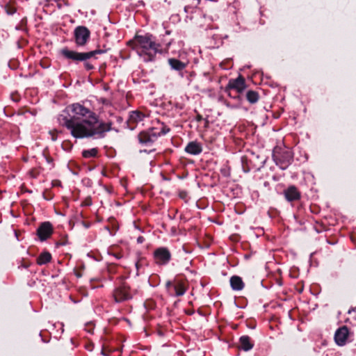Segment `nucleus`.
Wrapping results in <instances>:
<instances>
[{
  "instance_id": "nucleus-1",
  "label": "nucleus",
  "mask_w": 356,
  "mask_h": 356,
  "mask_svg": "<svg viewBox=\"0 0 356 356\" xmlns=\"http://www.w3.org/2000/svg\"><path fill=\"white\" fill-rule=\"evenodd\" d=\"M57 120L75 138H102L112 125L99 120L95 113L79 103L67 106L58 115Z\"/></svg>"
},
{
  "instance_id": "nucleus-2",
  "label": "nucleus",
  "mask_w": 356,
  "mask_h": 356,
  "mask_svg": "<svg viewBox=\"0 0 356 356\" xmlns=\"http://www.w3.org/2000/svg\"><path fill=\"white\" fill-rule=\"evenodd\" d=\"M132 49L145 62L153 61L156 54H162L168 49L171 42L165 44L156 43L154 37L150 34L136 35L133 40L129 42Z\"/></svg>"
},
{
  "instance_id": "nucleus-3",
  "label": "nucleus",
  "mask_w": 356,
  "mask_h": 356,
  "mask_svg": "<svg viewBox=\"0 0 356 356\" xmlns=\"http://www.w3.org/2000/svg\"><path fill=\"white\" fill-rule=\"evenodd\" d=\"M170 131V129L163 123L159 127H153L138 135L140 143L149 145L157 140L159 136H164Z\"/></svg>"
},
{
  "instance_id": "nucleus-4",
  "label": "nucleus",
  "mask_w": 356,
  "mask_h": 356,
  "mask_svg": "<svg viewBox=\"0 0 356 356\" xmlns=\"http://www.w3.org/2000/svg\"><path fill=\"white\" fill-rule=\"evenodd\" d=\"M63 56L67 58L74 61H86L84 63L85 68L87 70H90L94 68V66L86 60L94 56L96 54L103 53L101 50H95L88 52H76L67 49H63L61 51Z\"/></svg>"
},
{
  "instance_id": "nucleus-5",
  "label": "nucleus",
  "mask_w": 356,
  "mask_h": 356,
  "mask_svg": "<svg viewBox=\"0 0 356 356\" xmlns=\"http://www.w3.org/2000/svg\"><path fill=\"white\" fill-rule=\"evenodd\" d=\"M291 151L286 147H275L273 151V159L282 170L286 169L293 161Z\"/></svg>"
},
{
  "instance_id": "nucleus-6",
  "label": "nucleus",
  "mask_w": 356,
  "mask_h": 356,
  "mask_svg": "<svg viewBox=\"0 0 356 356\" xmlns=\"http://www.w3.org/2000/svg\"><path fill=\"white\" fill-rule=\"evenodd\" d=\"M133 293L129 286L126 283H122L114 292L113 297L116 302H121L132 298Z\"/></svg>"
},
{
  "instance_id": "nucleus-7",
  "label": "nucleus",
  "mask_w": 356,
  "mask_h": 356,
  "mask_svg": "<svg viewBox=\"0 0 356 356\" xmlns=\"http://www.w3.org/2000/svg\"><path fill=\"white\" fill-rule=\"evenodd\" d=\"M245 88L246 85L244 78L239 76L236 79L229 81L225 91L229 97H232V90H234L236 93H241Z\"/></svg>"
},
{
  "instance_id": "nucleus-8",
  "label": "nucleus",
  "mask_w": 356,
  "mask_h": 356,
  "mask_svg": "<svg viewBox=\"0 0 356 356\" xmlns=\"http://www.w3.org/2000/svg\"><path fill=\"white\" fill-rule=\"evenodd\" d=\"M154 258L156 264L166 265L171 259V253L167 248L160 247L154 250Z\"/></svg>"
},
{
  "instance_id": "nucleus-9",
  "label": "nucleus",
  "mask_w": 356,
  "mask_h": 356,
  "mask_svg": "<svg viewBox=\"0 0 356 356\" xmlns=\"http://www.w3.org/2000/svg\"><path fill=\"white\" fill-rule=\"evenodd\" d=\"M75 42L78 46H83L90 38V31L83 26H77L74 31Z\"/></svg>"
},
{
  "instance_id": "nucleus-10",
  "label": "nucleus",
  "mask_w": 356,
  "mask_h": 356,
  "mask_svg": "<svg viewBox=\"0 0 356 356\" xmlns=\"http://www.w3.org/2000/svg\"><path fill=\"white\" fill-rule=\"evenodd\" d=\"M52 225L49 222H44L41 224L37 230L38 236L40 241H45L52 234Z\"/></svg>"
},
{
  "instance_id": "nucleus-11",
  "label": "nucleus",
  "mask_w": 356,
  "mask_h": 356,
  "mask_svg": "<svg viewBox=\"0 0 356 356\" xmlns=\"http://www.w3.org/2000/svg\"><path fill=\"white\" fill-rule=\"evenodd\" d=\"M349 334L348 329L346 326H343L337 330L334 334V340L337 345L344 346L347 341Z\"/></svg>"
},
{
  "instance_id": "nucleus-12",
  "label": "nucleus",
  "mask_w": 356,
  "mask_h": 356,
  "mask_svg": "<svg viewBox=\"0 0 356 356\" xmlns=\"http://www.w3.org/2000/svg\"><path fill=\"white\" fill-rule=\"evenodd\" d=\"M202 151V145L197 141H191L185 147V152L191 155H198Z\"/></svg>"
},
{
  "instance_id": "nucleus-13",
  "label": "nucleus",
  "mask_w": 356,
  "mask_h": 356,
  "mask_svg": "<svg viewBox=\"0 0 356 356\" xmlns=\"http://www.w3.org/2000/svg\"><path fill=\"white\" fill-rule=\"evenodd\" d=\"M284 197L289 202L298 200L300 197V194L296 187L294 186H289L284 192Z\"/></svg>"
},
{
  "instance_id": "nucleus-14",
  "label": "nucleus",
  "mask_w": 356,
  "mask_h": 356,
  "mask_svg": "<svg viewBox=\"0 0 356 356\" xmlns=\"http://www.w3.org/2000/svg\"><path fill=\"white\" fill-rule=\"evenodd\" d=\"M146 117L147 115L141 111H133L129 113L128 121L130 124H138L142 122Z\"/></svg>"
},
{
  "instance_id": "nucleus-15",
  "label": "nucleus",
  "mask_w": 356,
  "mask_h": 356,
  "mask_svg": "<svg viewBox=\"0 0 356 356\" xmlns=\"http://www.w3.org/2000/svg\"><path fill=\"white\" fill-rule=\"evenodd\" d=\"M254 346L253 342L250 337L244 335L239 339V347L244 351L250 350Z\"/></svg>"
},
{
  "instance_id": "nucleus-16",
  "label": "nucleus",
  "mask_w": 356,
  "mask_h": 356,
  "mask_svg": "<svg viewBox=\"0 0 356 356\" xmlns=\"http://www.w3.org/2000/svg\"><path fill=\"white\" fill-rule=\"evenodd\" d=\"M230 286L234 291H241L244 288V283L241 277L234 275L230 278Z\"/></svg>"
},
{
  "instance_id": "nucleus-17",
  "label": "nucleus",
  "mask_w": 356,
  "mask_h": 356,
  "mask_svg": "<svg viewBox=\"0 0 356 356\" xmlns=\"http://www.w3.org/2000/svg\"><path fill=\"white\" fill-rule=\"evenodd\" d=\"M168 62L171 69L174 70L181 71L186 67V64L185 63L181 62L177 58H169Z\"/></svg>"
},
{
  "instance_id": "nucleus-18",
  "label": "nucleus",
  "mask_w": 356,
  "mask_h": 356,
  "mask_svg": "<svg viewBox=\"0 0 356 356\" xmlns=\"http://www.w3.org/2000/svg\"><path fill=\"white\" fill-rule=\"evenodd\" d=\"M51 255L48 252H42L37 259V264L40 266L44 265L50 262Z\"/></svg>"
},
{
  "instance_id": "nucleus-19",
  "label": "nucleus",
  "mask_w": 356,
  "mask_h": 356,
  "mask_svg": "<svg viewBox=\"0 0 356 356\" xmlns=\"http://www.w3.org/2000/svg\"><path fill=\"white\" fill-rule=\"evenodd\" d=\"M259 95L257 92L248 90L246 93V99L250 104H255L259 100Z\"/></svg>"
},
{
  "instance_id": "nucleus-20",
  "label": "nucleus",
  "mask_w": 356,
  "mask_h": 356,
  "mask_svg": "<svg viewBox=\"0 0 356 356\" xmlns=\"http://www.w3.org/2000/svg\"><path fill=\"white\" fill-rule=\"evenodd\" d=\"M172 289L175 296H181L186 293V289L181 283L173 285Z\"/></svg>"
},
{
  "instance_id": "nucleus-21",
  "label": "nucleus",
  "mask_w": 356,
  "mask_h": 356,
  "mask_svg": "<svg viewBox=\"0 0 356 356\" xmlns=\"http://www.w3.org/2000/svg\"><path fill=\"white\" fill-rule=\"evenodd\" d=\"M97 149L96 148L83 150L82 152L83 156L86 159L95 157L97 155Z\"/></svg>"
},
{
  "instance_id": "nucleus-22",
  "label": "nucleus",
  "mask_w": 356,
  "mask_h": 356,
  "mask_svg": "<svg viewBox=\"0 0 356 356\" xmlns=\"http://www.w3.org/2000/svg\"><path fill=\"white\" fill-rule=\"evenodd\" d=\"M239 94L240 93H236L234 90H232V98L233 99H239L240 96H239Z\"/></svg>"
},
{
  "instance_id": "nucleus-23",
  "label": "nucleus",
  "mask_w": 356,
  "mask_h": 356,
  "mask_svg": "<svg viewBox=\"0 0 356 356\" xmlns=\"http://www.w3.org/2000/svg\"><path fill=\"white\" fill-rule=\"evenodd\" d=\"M145 241V238L143 236H138L137 238L138 243H143Z\"/></svg>"
},
{
  "instance_id": "nucleus-24",
  "label": "nucleus",
  "mask_w": 356,
  "mask_h": 356,
  "mask_svg": "<svg viewBox=\"0 0 356 356\" xmlns=\"http://www.w3.org/2000/svg\"><path fill=\"white\" fill-rule=\"evenodd\" d=\"M113 255L116 259H120V258L122 257V256H121V255H120V254H113Z\"/></svg>"
},
{
  "instance_id": "nucleus-25",
  "label": "nucleus",
  "mask_w": 356,
  "mask_h": 356,
  "mask_svg": "<svg viewBox=\"0 0 356 356\" xmlns=\"http://www.w3.org/2000/svg\"><path fill=\"white\" fill-rule=\"evenodd\" d=\"M172 286H173V285L172 284V283H171L170 282H168L166 283V286H167V287H170V286H172Z\"/></svg>"
},
{
  "instance_id": "nucleus-26",
  "label": "nucleus",
  "mask_w": 356,
  "mask_h": 356,
  "mask_svg": "<svg viewBox=\"0 0 356 356\" xmlns=\"http://www.w3.org/2000/svg\"><path fill=\"white\" fill-rule=\"evenodd\" d=\"M197 2L194 4L195 6H197L200 4L201 0H195Z\"/></svg>"
},
{
  "instance_id": "nucleus-27",
  "label": "nucleus",
  "mask_w": 356,
  "mask_h": 356,
  "mask_svg": "<svg viewBox=\"0 0 356 356\" xmlns=\"http://www.w3.org/2000/svg\"><path fill=\"white\" fill-rule=\"evenodd\" d=\"M45 159L47 160V162H49V163L51 162V160L49 158L45 157Z\"/></svg>"
},
{
  "instance_id": "nucleus-28",
  "label": "nucleus",
  "mask_w": 356,
  "mask_h": 356,
  "mask_svg": "<svg viewBox=\"0 0 356 356\" xmlns=\"http://www.w3.org/2000/svg\"><path fill=\"white\" fill-rule=\"evenodd\" d=\"M136 267L137 269H138V263L136 264Z\"/></svg>"
},
{
  "instance_id": "nucleus-29",
  "label": "nucleus",
  "mask_w": 356,
  "mask_h": 356,
  "mask_svg": "<svg viewBox=\"0 0 356 356\" xmlns=\"http://www.w3.org/2000/svg\"><path fill=\"white\" fill-rule=\"evenodd\" d=\"M353 311H356V307H355V309H353Z\"/></svg>"
},
{
  "instance_id": "nucleus-30",
  "label": "nucleus",
  "mask_w": 356,
  "mask_h": 356,
  "mask_svg": "<svg viewBox=\"0 0 356 356\" xmlns=\"http://www.w3.org/2000/svg\"><path fill=\"white\" fill-rule=\"evenodd\" d=\"M353 311H356V307H355V309H353Z\"/></svg>"
},
{
  "instance_id": "nucleus-31",
  "label": "nucleus",
  "mask_w": 356,
  "mask_h": 356,
  "mask_svg": "<svg viewBox=\"0 0 356 356\" xmlns=\"http://www.w3.org/2000/svg\"><path fill=\"white\" fill-rule=\"evenodd\" d=\"M353 311H356V307H355V309H353Z\"/></svg>"
}]
</instances>
